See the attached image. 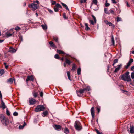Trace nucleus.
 Segmentation results:
<instances>
[{
    "label": "nucleus",
    "mask_w": 134,
    "mask_h": 134,
    "mask_svg": "<svg viewBox=\"0 0 134 134\" xmlns=\"http://www.w3.org/2000/svg\"><path fill=\"white\" fill-rule=\"evenodd\" d=\"M4 64L5 65V68L7 69V68H8V65H6V63H4Z\"/></svg>",
    "instance_id": "338daca9"
},
{
    "label": "nucleus",
    "mask_w": 134,
    "mask_h": 134,
    "mask_svg": "<svg viewBox=\"0 0 134 134\" xmlns=\"http://www.w3.org/2000/svg\"><path fill=\"white\" fill-rule=\"evenodd\" d=\"M28 7L30 8H31L35 10L37 9L39 7L38 5L35 3H32L31 4H29Z\"/></svg>",
    "instance_id": "423d86ee"
},
{
    "label": "nucleus",
    "mask_w": 134,
    "mask_h": 134,
    "mask_svg": "<svg viewBox=\"0 0 134 134\" xmlns=\"http://www.w3.org/2000/svg\"><path fill=\"white\" fill-rule=\"evenodd\" d=\"M110 11L111 13L112 14H114V12L113 10L111 9L110 10Z\"/></svg>",
    "instance_id": "052dcab7"
},
{
    "label": "nucleus",
    "mask_w": 134,
    "mask_h": 134,
    "mask_svg": "<svg viewBox=\"0 0 134 134\" xmlns=\"http://www.w3.org/2000/svg\"><path fill=\"white\" fill-rule=\"evenodd\" d=\"M24 126V125L23 126L20 125L19 126V129H21L23 128Z\"/></svg>",
    "instance_id": "4d7b16f0"
},
{
    "label": "nucleus",
    "mask_w": 134,
    "mask_h": 134,
    "mask_svg": "<svg viewBox=\"0 0 134 134\" xmlns=\"http://www.w3.org/2000/svg\"><path fill=\"white\" fill-rule=\"evenodd\" d=\"M97 0H93L92 2H93V3L96 5H97Z\"/></svg>",
    "instance_id": "a19ab883"
},
{
    "label": "nucleus",
    "mask_w": 134,
    "mask_h": 134,
    "mask_svg": "<svg viewBox=\"0 0 134 134\" xmlns=\"http://www.w3.org/2000/svg\"><path fill=\"white\" fill-rule=\"evenodd\" d=\"M106 2L105 3V6L106 7L109 6L110 5V4L107 3V1L106 0Z\"/></svg>",
    "instance_id": "a18cd8bd"
},
{
    "label": "nucleus",
    "mask_w": 134,
    "mask_h": 134,
    "mask_svg": "<svg viewBox=\"0 0 134 134\" xmlns=\"http://www.w3.org/2000/svg\"><path fill=\"white\" fill-rule=\"evenodd\" d=\"M83 89L84 90V91H89L90 90V88L89 86H87L86 88Z\"/></svg>",
    "instance_id": "c85d7f7f"
},
{
    "label": "nucleus",
    "mask_w": 134,
    "mask_h": 134,
    "mask_svg": "<svg viewBox=\"0 0 134 134\" xmlns=\"http://www.w3.org/2000/svg\"><path fill=\"white\" fill-rule=\"evenodd\" d=\"M118 59H115L113 62V66H114V64L116 63H117L118 61Z\"/></svg>",
    "instance_id": "393cba45"
},
{
    "label": "nucleus",
    "mask_w": 134,
    "mask_h": 134,
    "mask_svg": "<svg viewBox=\"0 0 134 134\" xmlns=\"http://www.w3.org/2000/svg\"><path fill=\"white\" fill-rule=\"evenodd\" d=\"M1 120L2 123L6 125L8 122V120L3 115H1Z\"/></svg>",
    "instance_id": "20e7f679"
},
{
    "label": "nucleus",
    "mask_w": 134,
    "mask_h": 134,
    "mask_svg": "<svg viewBox=\"0 0 134 134\" xmlns=\"http://www.w3.org/2000/svg\"><path fill=\"white\" fill-rule=\"evenodd\" d=\"M130 64H131L129 63L128 62L127 64V65L125 66V68L126 69H127L130 65Z\"/></svg>",
    "instance_id": "e433bc0d"
},
{
    "label": "nucleus",
    "mask_w": 134,
    "mask_h": 134,
    "mask_svg": "<svg viewBox=\"0 0 134 134\" xmlns=\"http://www.w3.org/2000/svg\"><path fill=\"white\" fill-rule=\"evenodd\" d=\"M104 12L106 14H108V11L107 10V8H105L104 9Z\"/></svg>",
    "instance_id": "58836bf2"
},
{
    "label": "nucleus",
    "mask_w": 134,
    "mask_h": 134,
    "mask_svg": "<svg viewBox=\"0 0 134 134\" xmlns=\"http://www.w3.org/2000/svg\"><path fill=\"white\" fill-rule=\"evenodd\" d=\"M57 52L59 54H64L65 53L62 51L60 50H57Z\"/></svg>",
    "instance_id": "6ab92c4d"
},
{
    "label": "nucleus",
    "mask_w": 134,
    "mask_h": 134,
    "mask_svg": "<svg viewBox=\"0 0 134 134\" xmlns=\"http://www.w3.org/2000/svg\"><path fill=\"white\" fill-rule=\"evenodd\" d=\"M14 28H13L10 30L9 31L7 32L6 33V35L7 37H9L11 36L12 35L14 34V32H13L12 33H10V31L13 30Z\"/></svg>",
    "instance_id": "6e6552de"
},
{
    "label": "nucleus",
    "mask_w": 134,
    "mask_h": 134,
    "mask_svg": "<svg viewBox=\"0 0 134 134\" xmlns=\"http://www.w3.org/2000/svg\"><path fill=\"white\" fill-rule=\"evenodd\" d=\"M45 109V108L43 105H40L36 107L35 111L36 112H38L43 111Z\"/></svg>",
    "instance_id": "f03ea898"
},
{
    "label": "nucleus",
    "mask_w": 134,
    "mask_h": 134,
    "mask_svg": "<svg viewBox=\"0 0 134 134\" xmlns=\"http://www.w3.org/2000/svg\"><path fill=\"white\" fill-rule=\"evenodd\" d=\"M86 27L85 29L86 30H90V28L88 27V24L87 23H85V24Z\"/></svg>",
    "instance_id": "aec40b11"
},
{
    "label": "nucleus",
    "mask_w": 134,
    "mask_h": 134,
    "mask_svg": "<svg viewBox=\"0 0 134 134\" xmlns=\"http://www.w3.org/2000/svg\"><path fill=\"white\" fill-rule=\"evenodd\" d=\"M61 4H62V5L64 7H67V5L63 3H61Z\"/></svg>",
    "instance_id": "864d4df0"
},
{
    "label": "nucleus",
    "mask_w": 134,
    "mask_h": 134,
    "mask_svg": "<svg viewBox=\"0 0 134 134\" xmlns=\"http://www.w3.org/2000/svg\"><path fill=\"white\" fill-rule=\"evenodd\" d=\"M29 102L30 103V105H34L36 103V101L35 99L31 98L29 100Z\"/></svg>",
    "instance_id": "1a4fd4ad"
},
{
    "label": "nucleus",
    "mask_w": 134,
    "mask_h": 134,
    "mask_svg": "<svg viewBox=\"0 0 134 134\" xmlns=\"http://www.w3.org/2000/svg\"><path fill=\"white\" fill-rule=\"evenodd\" d=\"M49 43L51 47L53 48H56L54 44L52 42L50 41L49 42Z\"/></svg>",
    "instance_id": "f3484780"
},
{
    "label": "nucleus",
    "mask_w": 134,
    "mask_h": 134,
    "mask_svg": "<svg viewBox=\"0 0 134 134\" xmlns=\"http://www.w3.org/2000/svg\"><path fill=\"white\" fill-rule=\"evenodd\" d=\"M117 21L119 22L122 21L121 19L119 17H118L117 18Z\"/></svg>",
    "instance_id": "c03bdc74"
},
{
    "label": "nucleus",
    "mask_w": 134,
    "mask_h": 134,
    "mask_svg": "<svg viewBox=\"0 0 134 134\" xmlns=\"http://www.w3.org/2000/svg\"><path fill=\"white\" fill-rule=\"evenodd\" d=\"M54 58L56 59H59L60 57L58 54H56L54 56Z\"/></svg>",
    "instance_id": "4c0bfd02"
},
{
    "label": "nucleus",
    "mask_w": 134,
    "mask_h": 134,
    "mask_svg": "<svg viewBox=\"0 0 134 134\" xmlns=\"http://www.w3.org/2000/svg\"><path fill=\"white\" fill-rule=\"evenodd\" d=\"M41 26L44 30H46L47 29V26L46 24L42 25H41Z\"/></svg>",
    "instance_id": "5701e85b"
},
{
    "label": "nucleus",
    "mask_w": 134,
    "mask_h": 134,
    "mask_svg": "<svg viewBox=\"0 0 134 134\" xmlns=\"http://www.w3.org/2000/svg\"><path fill=\"white\" fill-rule=\"evenodd\" d=\"M53 39L55 42H57L58 43V39L57 37L54 36L53 37Z\"/></svg>",
    "instance_id": "7c9ffc66"
},
{
    "label": "nucleus",
    "mask_w": 134,
    "mask_h": 134,
    "mask_svg": "<svg viewBox=\"0 0 134 134\" xmlns=\"http://www.w3.org/2000/svg\"><path fill=\"white\" fill-rule=\"evenodd\" d=\"M129 72H127L121 76V79L124 81L127 82L131 81V80L129 75Z\"/></svg>",
    "instance_id": "f257e3e1"
},
{
    "label": "nucleus",
    "mask_w": 134,
    "mask_h": 134,
    "mask_svg": "<svg viewBox=\"0 0 134 134\" xmlns=\"http://www.w3.org/2000/svg\"><path fill=\"white\" fill-rule=\"evenodd\" d=\"M48 10L49 13L51 14H52L53 13V12L51 9H49Z\"/></svg>",
    "instance_id": "bf43d9fd"
},
{
    "label": "nucleus",
    "mask_w": 134,
    "mask_h": 134,
    "mask_svg": "<svg viewBox=\"0 0 134 134\" xmlns=\"http://www.w3.org/2000/svg\"><path fill=\"white\" fill-rule=\"evenodd\" d=\"M112 2L113 3H116V2L115 0H111Z\"/></svg>",
    "instance_id": "e2e57ef3"
},
{
    "label": "nucleus",
    "mask_w": 134,
    "mask_h": 134,
    "mask_svg": "<svg viewBox=\"0 0 134 134\" xmlns=\"http://www.w3.org/2000/svg\"><path fill=\"white\" fill-rule=\"evenodd\" d=\"M131 77L132 79L134 78V72L131 73Z\"/></svg>",
    "instance_id": "37998d69"
},
{
    "label": "nucleus",
    "mask_w": 134,
    "mask_h": 134,
    "mask_svg": "<svg viewBox=\"0 0 134 134\" xmlns=\"http://www.w3.org/2000/svg\"><path fill=\"white\" fill-rule=\"evenodd\" d=\"M87 0H80V3H82L83 2L85 3L86 1Z\"/></svg>",
    "instance_id": "09e8293b"
},
{
    "label": "nucleus",
    "mask_w": 134,
    "mask_h": 134,
    "mask_svg": "<svg viewBox=\"0 0 134 134\" xmlns=\"http://www.w3.org/2000/svg\"><path fill=\"white\" fill-rule=\"evenodd\" d=\"M21 29L20 28L19 26H17L16 27L14 28V29L16 31H18L20 30Z\"/></svg>",
    "instance_id": "c756f323"
},
{
    "label": "nucleus",
    "mask_w": 134,
    "mask_h": 134,
    "mask_svg": "<svg viewBox=\"0 0 134 134\" xmlns=\"http://www.w3.org/2000/svg\"><path fill=\"white\" fill-rule=\"evenodd\" d=\"M94 108L93 107H92L91 108V112L92 118L93 119L94 117Z\"/></svg>",
    "instance_id": "f8f14e48"
},
{
    "label": "nucleus",
    "mask_w": 134,
    "mask_h": 134,
    "mask_svg": "<svg viewBox=\"0 0 134 134\" xmlns=\"http://www.w3.org/2000/svg\"><path fill=\"white\" fill-rule=\"evenodd\" d=\"M107 25H109L110 26H111L113 28L115 27V25L110 22H108L107 23Z\"/></svg>",
    "instance_id": "4be33fe9"
},
{
    "label": "nucleus",
    "mask_w": 134,
    "mask_h": 134,
    "mask_svg": "<svg viewBox=\"0 0 134 134\" xmlns=\"http://www.w3.org/2000/svg\"><path fill=\"white\" fill-rule=\"evenodd\" d=\"M91 16L93 18V19L94 20V21L95 22V23H96V19L95 17V16L94 15H91Z\"/></svg>",
    "instance_id": "ea45409f"
},
{
    "label": "nucleus",
    "mask_w": 134,
    "mask_h": 134,
    "mask_svg": "<svg viewBox=\"0 0 134 134\" xmlns=\"http://www.w3.org/2000/svg\"><path fill=\"white\" fill-rule=\"evenodd\" d=\"M34 2L37 3L38 4L37 5L39 4V2L38 0H36L35 1H34Z\"/></svg>",
    "instance_id": "3c124183"
},
{
    "label": "nucleus",
    "mask_w": 134,
    "mask_h": 134,
    "mask_svg": "<svg viewBox=\"0 0 134 134\" xmlns=\"http://www.w3.org/2000/svg\"><path fill=\"white\" fill-rule=\"evenodd\" d=\"M13 115L15 116H17L18 115V113L16 112H15L13 113Z\"/></svg>",
    "instance_id": "49530a36"
},
{
    "label": "nucleus",
    "mask_w": 134,
    "mask_h": 134,
    "mask_svg": "<svg viewBox=\"0 0 134 134\" xmlns=\"http://www.w3.org/2000/svg\"><path fill=\"white\" fill-rule=\"evenodd\" d=\"M2 95L1 93V107L2 109L4 110L6 108H7V107L5 103L2 100Z\"/></svg>",
    "instance_id": "39448f33"
},
{
    "label": "nucleus",
    "mask_w": 134,
    "mask_h": 134,
    "mask_svg": "<svg viewBox=\"0 0 134 134\" xmlns=\"http://www.w3.org/2000/svg\"><path fill=\"white\" fill-rule=\"evenodd\" d=\"M33 95L34 97L35 98L37 97V94L36 93H33Z\"/></svg>",
    "instance_id": "8fccbe9b"
},
{
    "label": "nucleus",
    "mask_w": 134,
    "mask_h": 134,
    "mask_svg": "<svg viewBox=\"0 0 134 134\" xmlns=\"http://www.w3.org/2000/svg\"><path fill=\"white\" fill-rule=\"evenodd\" d=\"M89 21L90 24L93 25H94L96 23H95L94 21L93 22V21L92 20L90 19L89 20Z\"/></svg>",
    "instance_id": "cd10ccee"
},
{
    "label": "nucleus",
    "mask_w": 134,
    "mask_h": 134,
    "mask_svg": "<svg viewBox=\"0 0 134 134\" xmlns=\"http://www.w3.org/2000/svg\"><path fill=\"white\" fill-rule=\"evenodd\" d=\"M97 110L98 112V113H99L100 111V108L98 107L97 108Z\"/></svg>",
    "instance_id": "5fc2aeb1"
},
{
    "label": "nucleus",
    "mask_w": 134,
    "mask_h": 134,
    "mask_svg": "<svg viewBox=\"0 0 134 134\" xmlns=\"http://www.w3.org/2000/svg\"><path fill=\"white\" fill-rule=\"evenodd\" d=\"M75 127L77 130H80L82 129V127L80 122L78 121H76L75 122Z\"/></svg>",
    "instance_id": "7ed1b4c3"
},
{
    "label": "nucleus",
    "mask_w": 134,
    "mask_h": 134,
    "mask_svg": "<svg viewBox=\"0 0 134 134\" xmlns=\"http://www.w3.org/2000/svg\"><path fill=\"white\" fill-rule=\"evenodd\" d=\"M40 96L41 97H42L43 95V93L42 92H41L40 93Z\"/></svg>",
    "instance_id": "680f3d73"
},
{
    "label": "nucleus",
    "mask_w": 134,
    "mask_h": 134,
    "mask_svg": "<svg viewBox=\"0 0 134 134\" xmlns=\"http://www.w3.org/2000/svg\"><path fill=\"white\" fill-rule=\"evenodd\" d=\"M95 130L97 134H102V133H100L98 130L97 129H96Z\"/></svg>",
    "instance_id": "de8ad7c7"
},
{
    "label": "nucleus",
    "mask_w": 134,
    "mask_h": 134,
    "mask_svg": "<svg viewBox=\"0 0 134 134\" xmlns=\"http://www.w3.org/2000/svg\"><path fill=\"white\" fill-rule=\"evenodd\" d=\"M29 80L31 81H34V79L33 76H27L26 81H27Z\"/></svg>",
    "instance_id": "9d476101"
},
{
    "label": "nucleus",
    "mask_w": 134,
    "mask_h": 134,
    "mask_svg": "<svg viewBox=\"0 0 134 134\" xmlns=\"http://www.w3.org/2000/svg\"><path fill=\"white\" fill-rule=\"evenodd\" d=\"M16 50L13 48L12 47H10L9 48V52H10L12 53H14L16 52Z\"/></svg>",
    "instance_id": "4468645a"
},
{
    "label": "nucleus",
    "mask_w": 134,
    "mask_h": 134,
    "mask_svg": "<svg viewBox=\"0 0 134 134\" xmlns=\"http://www.w3.org/2000/svg\"><path fill=\"white\" fill-rule=\"evenodd\" d=\"M55 6L57 8H58L60 6V5L58 3L56 4V5Z\"/></svg>",
    "instance_id": "13d9d810"
},
{
    "label": "nucleus",
    "mask_w": 134,
    "mask_h": 134,
    "mask_svg": "<svg viewBox=\"0 0 134 134\" xmlns=\"http://www.w3.org/2000/svg\"><path fill=\"white\" fill-rule=\"evenodd\" d=\"M84 91V89H81L79 91H77L76 93L77 96L79 97L81 96V94L83 93Z\"/></svg>",
    "instance_id": "0eeeda50"
},
{
    "label": "nucleus",
    "mask_w": 134,
    "mask_h": 134,
    "mask_svg": "<svg viewBox=\"0 0 134 134\" xmlns=\"http://www.w3.org/2000/svg\"><path fill=\"white\" fill-rule=\"evenodd\" d=\"M111 40H112L111 41H112V45H113V46H114V38H113V36H112V37Z\"/></svg>",
    "instance_id": "473e14b6"
},
{
    "label": "nucleus",
    "mask_w": 134,
    "mask_h": 134,
    "mask_svg": "<svg viewBox=\"0 0 134 134\" xmlns=\"http://www.w3.org/2000/svg\"><path fill=\"white\" fill-rule=\"evenodd\" d=\"M19 38L21 39V41L23 40L22 36L21 35H19Z\"/></svg>",
    "instance_id": "6e6d98bb"
},
{
    "label": "nucleus",
    "mask_w": 134,
    "mask_h": 134,
    "mask_svg": "<svg viewBox=\"0 0 134 134\" xmlns=\"http://www.w3.org/2000/svg\"><path fill=\"white\" fill-rule=\"evenodd\" d=\"M133 61V60L131 58L130 59L129 61L128 62L131 64V63H132Z\"/></svg>",
    "instance_id": "79ce46f5"
},
{
    "label": "nucleus",
    "mask_w": 134,
    "mask_h": 134,
    "mask_svg": "<svg viewBox=\"0 0 134 134\" xmlns=\"http://www.w3.org/2000/svg\"><path fill=\"white\" fill-rule=\"evenodd\" d=\"M64 132L66 134H68L69 132V131L68 129L66 128L65 129V132Z\"/></svg>",
    "instance_id": "c9c22d12"
},
{
    "label": "nucleus",
    "mask_w": 134,
    "mask_h": 134,
    "mask_svg": "<svg viewBox=\"0 0 134 134\" xmlns=\"http://www.w3.org/2000/svg\"><path fill=\"white\" fill-rule=\"evenodd\" d=\"M53 126L55 129L57 130H61V126L59 125H54Z\"/></svg>",
    "instance_id": "9b49d317"
},
{
    "label": "nucleus",
    "mask_w": 134,
    "mask_h": 134,
    "mask_svg": "<svg viewBox=\"0 0 134 134\" xmlns=\"http://www.w3.org/2000/svg\"><path fill=\"white\" fill-rule=\"evenodd\" d=\"M67 74L68 77V79L70 80H71L70 79V73L69 71H67Z\"/></svg>",
    "instance_id": "bb28decb"
},
{
    "label": "nucleus",
    "mask_w": 134,
    "mask_h": 134,
    "mask_svg": "<svg viewBox=\"0 0 134 134\" xmlns=\"http://www.w3.org/2000/svg\"><path fill=\"white\" fill-rule=\"evenodd\" d=\"M122 64H121L117 66V67L116 68L115 70L114 71V72L115 73H117L118 71L119 70L120 68L122 66Z\"/></svg>",
    "instance_id": "ddd939ff"
},
{
    "label": "nucleus",
    "mask_w": 134,
    "mask_h": 134,
    "mask_svg": "<svg viewBox=\"0 0 134 134\" xmlns=\"http://www.w3.org/2000/svg\"><path fill=\"white\" fill-rule=\"evenodd\" d=\"M130 132L131 133H134V127L131 126L130 125Z\"/></svg>",
    "instance_id": "dca6fc26"
},
{
    "label": "nucleus",
    "mask_w": 134,
    "mask_h": 134,
    "mask_svg": "<svg viewBox=\"0 0 134 134\" xmlns=\"http://www.w3.org/2000/svg\"><path fill=\"white\" fill-rule=\"evenodd\" d=\"M63 17L65 19H66L67 18L66 16V15L65 14H64L63 15Z\"/></svg>",
    "instance_id": "774afa93"
},
{
    "label": "nucleus",
    "mask_w": 134,
    "mask_h": 134,
    "mask_svg": "<svg viewBox=\"0 0 134 134\" xmlns=\"http://www.w3.org/2000/svg\"><path fill=\"white\" fill-rule=\"evenodd\" d=\"M4 72V71L3 69H1V76H2Z\"/></svg>",
    "instance_id": "72a5a7b5"
},
{
    "label": "nucleus",
    "mask_w": 134,
    "mask_h": 134,
    "mask_svg": "<svg viewBox=\"0 0 134 134\" xmlns=\"http://www.w3.org/2000/svg\"><path fill=\"white\" fill-rule=\"evenodd\" d=\"M104 22L106 24H107V23L108 22V21L106 19H105L104 20Z\"/></svg>",
    "instance_id": "0e129e2a"
},
{
    "label": "nucleus",
    "mask_w": 134,
    "mask_h": 134,
    "mask_svg": "<svg viewBox=\"0 0 134 134\" xmlns=\"http://www.w3.org/2000/svg\"><path fill=\"white\" fill-rule=\"evenodd\" d=\"M77 66L76 65L75 63H74L72 65V68L71 69V70L74 71L75 70Z\"/></svg>",
    "instance_id": "a211bd4d"
},
{
    "label": "nucleus",
    "mask_w": 134,
    "mask_h": 134,
    "mask_svg": "<svg viewBox=\"0 0 134 134\" xmlns=\"http://www.w3.org/2000/svg\"><path fill=\"white\" fill-rule=\"evenodd\" d=\"M7 82L8 83L12 84L13 82V79L12 78H10L7 80Z\"/></svg>",
    "instance_id": "2eb2a0df"
},
{
    "label": "nucleus",
    "mask_w": 134,
    "mask_h": 134,
    "mask_svg": "<svg viewBox=\"0 0 134 134\" xmlns=\"http://www.w3.org/2000/svg\"><path fill=\"white\" fill-rule=\"evenodd\" d=\"M81 69L80 67L77 70V73L78 75H80L81 74Z\"/></svg>",
    "instance_id": "b1692460"
},
{
    "label": "nucleus",
    "mask_w": 134,
    "mask_h": 134,
    "mask_svg": "<svg viewBox=\"0 0 134 134\" xmlns=\"http://www.w3.org/2000/svg\"><path fill=\"white\" fill-rule=\"evenodd\" d=\"M131 70L132 71L134 70V66H133L131 68Z\"/></svg>",
    "instance_id": "69168bd1"
},
{
    "label": "nucleus",
    "mask_w": 134,
    "mask_h": 134,
    "mask_svg": "<svg viewBox=\"0 0 134 134\" xmlns=\"http://www.w3.org/2000/svg\"><path fill=\"white\" fill-rule=\"evenodd\" d=\"M54 11L55 12H57L59 10V9L57 8V7H55V6L54 7Z\"/></svg>",
    "instance_id": "f704fd0d"
},
{
    "label": "nucleus",
    "mask_w": 134,
    "mask_h": 134,
    "mask_svg": "<svg viewBox=\"0 0 134 134\" xmlns=\"http://www.w3.org/2000/svg\"><path fill=\"white\" fill-rule=\"evenodd\" d=\"M66 63L68 64V65H70L71 64V61L69 60L67 58H65Z\"/></svg>",
    "instance_id": "412c9836"
},
{
    "label": "nucleus",
    "mask_w": 134,
    "mask_h": 134,
    "mask_svg": "<svg viewBox=\"0 0 134 134\" xmlns=\"http://www.w3.org/2000/svg\"><path fill=\"white\" fill-rule=\"evenodd\" d=\"M56 3V2L55 1H52V4L53 5L55 4Z\"/></svg>",
    "instance_id": "603ef678"
},
{
    "label": "nucleus",
    "mask_w": 134,
    "mask_h": 134,
    "mask_svg": "<svg viewBox=\"0 0 134 134\" xmlns=\"http://www.w3.org/2000/svg\"><path fill=\"white\" fill-rule=\"evenodd\" d=\"M48 113V112L47 111L44 112L42 114V116L43 117H45L47 115Z\"/></svg>",
    "instance_id": "a878e982"
},
{
    "label": "nucleus",
    "mask_w": 134,
    "mask_h": 134,
    "mask_svg": "<svg viewBox=\"0 0 134 134\" xmlns=\"http://www.w3.org/2000/svg\"><path fill=\"white\" fill-rule=\"evenodd\" d=\"M6 112L8 116H9V115H10V112H9V111L8 110V108H6Z\"/></svg>",
    "instance_id": "2f4dec72"
}]
</instances>
